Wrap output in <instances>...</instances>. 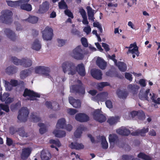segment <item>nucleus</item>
<instances>
[{
    "mask_svg": "<svg viewBox=\"0 0 160 160\" xmlns=\"http://www.w3.org/2000/svg\"><path fill=\"white\" fill-rule=\"evenodd\" d=\"M117 66L119 70L122 72H125L127 69V66L125 63L119 61L117 64Z\"/></svg>",
    "mask_w": 160,
    "mask_h": 160,
    "instance_id": "7c9ffc66",
    "label": "nucleus"
},
{
    "mask_svg": "<svg viewBox=\"0 0 160 160\" xmlns=\"http://www.w3.org/2000/svg\"><path fill=\"white\" fill-rule=\"evenodd\" d=\"M79 12L80 13L82 17L87 16L86 13L82 8L81 7L79 8Z\"/></svg>",
    "mask_w": 160,
    "mask_h": 160,
    "instance_id": "bf43d9fd",
    "label": "nucleus"
},
{
    "mask_svg": "<svg viewBox=\"0 0 160 160\" xmlns=\"http://www.w3.org/2000/svg\"><path fill=\"white\" fill-rule=\"evenodd\" d=\"M45 105L46 107L48 109H52L53 107L52 103L50 101H46L45 103Z\"/></svg>",
    "mask_w": 160,
    "mask_h": 160,
    "instance_id": "69168bd1",
    "label": "nucleus"
},
{
    "mask_svg": "<svg viewBox=\"0 0 160 160\" xmlns=\"http://www.w3.org/2000/svg\"><path fill=\"white\" fill-rule=\"evenodd\" d=\"M53 30L50 28L47 27L42 32V36L43 39L46 40H51L53 36Z\"/></svg>",
    "mask_w": 160,
    "mask_h": 160,
    "instance_id": "6e6552de",
    "label": "nucleus"
},
{
    "mask_svg": "<svg viewBox=\"0 0 160 160\" xmlns=\"http://www.w3.org/2000/svg\"><path fill=\"white\" fill-rule=\"evenodd\" d=\"M117 132L122 136H128L130 133V131L125 128L119 129L117 130Z\"/></svg>",
    "mask_w": 160,
    "mask_h": 160,
    "instance_id": "b1692460",
    "label": "nucleus"
},
{
    "mask_svg": "<svg viewBox=\"0 0 160 160\" xmlns=\"http://www.w3.org/2000/svg\"><path fill=\"white\" fill-rule=\"evenodd\" d=\"M41 45L39 40L36 39L35 40L32 44V48L33 49L36 51L39 50L41 48Z\"/></svg>",
    "mask_w": 160,
    "mask_h": 160,
    "instance_id": "2f4dec72",
    "label": "nucleus"
},
{
    "mask_svg": "<svg viewBox=\"0 0 160 160\" xmlns=\"http://www.w3.org/2000/svg\"><path fill=\"white\" fill-rule=\"evenodd\" d=\"M38 125L40 127L39 129V131L41 134H42L46 132L47 130L45 126V125L44 123H38Z\"/></svg>",
    "mask_w": 160,
    "mask_h": 160,
    "instance_id": "79ce46f5",
    "label": "nucleus"
},
{
    "mask_svg": "<svg viewBox=\"0 0 160 160\" xmlns=\"http://www.w3.org/2000/svg\"><path fill=\"white\" fill-rule=\"evenodd\" d=\"M118 119L119 118L118 117H110L108 119L107 122L110 125H113L117 123Z\"/></svg>",
    "mask_w": 160,
    "mask_h": 160,
    "instance_id": "ea45409f",
    "label": "nucleus"
},
{
    "mask_svg": "<svg viewBox=\"0 0 160 160\" xmlns=\"http://www.w3.org/2000/svg\"><path fill=\"white\" fill-rule=\"evenodd\" d=\"M102 46L104 48L106 51L108 52L110 50L109 45L108 44L102 42Z\"/></svg>",
    "mask_w": 160,
    "mask_h": 160,
    "instance_id": "774afa93",
    "label": "nucleus"
},
{
    "mask_svg": "<svg viewBox=\"0 0 160 160\" xmlns=\"http://www.w3.org/2000/svg\"><path fill=\"white\" fill-rule=\"evenodd\" d=\"M53 133L56 137L59 138L64 137L66 135L65 132L62 130H55L53 131Z\"/></svg>",
    "mask_w": 160,
    "mask_h": 160,
    "instance_id": "c85d7f7f",
    "label": "nucleus"
},
{
    "mask_svg": "<svg viewBox=\"0 0 160 160\" xmlns=\"http://www.w3.org/2000/svg\"><path fill=\"white\" fill-rule=\"evenodd\" d=\"M75 119L80 122H85L89 120V117L86 114L79 113L76 115Z\"/></svg>",
    "mask_w": 160,
    "mask_h": 160,
    "instance_id": "f8f14e48",
    "label": "nucleus"
},
{
    "mask_svg": "<svg viewBox=\"0 0 160 160\" xmlns=\"http://www.w3.org/2000/svg\"><path fill=\"white\" fill-rule=\"evenodd\" d=\"M66 120L64 118H62L58 120L56 127L57 128H64L66 126Z\"/></svg>",
    "mask_w": 160,
    "mask_h": 160,
    "instance_id": "a878e982",
    "label": "nucleus"
},
{
    "mask_svg": "<svg viewBox=\"0 0 160 160\" xmlns=\"http://www.w3.org/2000/svg\"><path fill=\"white\" fill-rule=\"evenodd\" d=\"M12 15L13 13L10 10H2L0 16V22L6 24L11 23Z\"/></svg>",
    "mask_w": 160,
    "mask_h": 160,
    "instance_id": "f257e3e1",
    "label": "nucleus"
},
{
    "mask_svg": "<svg viewBox=\"0 0 160 160\" xmlns=\"http://www.w3.org/2000/svg\"><path fill=\"white\" fill-rule=\"evenodd\" d=\"M12 86L11 84L8 81H5L6 89L8 91L12 89Z\"/></svg>",
    "mask_w": 160,
    "mask_h": 160,
    "instance_id": "864d4df0",
    "label": "nucleus"
},
{
    "mask_svg": "<svg viewBox=\"0 0 160 160\" xmlns=\"http://www.w3.org/2000/svg\"><path fill=\"white\" fill-rule=\"evenodd\" d=\"M101 110L99 109L95 110L92 113L93 118L96 121L102 123L105 122L106 120V117L100 113Z\"/></svg>",
    "mask_w": 160,
    "mask_h": 160,
    "instance_id": "0eeeda50",
    "label": "nucleus"
},
{
    "mask_svg": "<svg viewBox=\"0 0 160 160\" xmlns=\"http://www.w3.org/2000/svg\"><path fill=\"white\" fill-rule=\"evenodd\" d=\"M77 82L78 84L72 86V90L73 92L78 94L79 95H84L85 93V89L83 83L80 80H78Z\"/></svg>",
    "mask_w": 160,
    "mask_h": 160,
    "instance_id": "7ed1b4c3",
    "label": "nucleus"
},
{
    "mask_svg": "<svg viewBox=\"0 0 160 160\" xmlns=\"http://www.w3.org/2000/svg\"><path fill=\"white\" fill-rule=\"evenodd\" d=\"M69 101L70 104L75 108H79L81 106L80 100L79 99H75L72 97L69 98Z\"/></svg>",
    "mask_w": 160,
    "mask_h": 160,
    "instance_id": "f3484780",
    "label": "nucleus"
},
{
    "mask_svg": "<svg viewBox=\"0 0 160 160\" xmlns=\"http://www.w3.org/2000/svg\"><path fill=\"white\" fill-rule=\"evenodd\" d=\"M88 15L94 14L93 10L90 6H87L86 8Z\"/></svg>",
    "mask_w": 160,
    "mask_h": 160,
    "instance_id": "0e129e2a",
    "label": "nucleus"
},
{
    "mask_svg": "<svg viewBox=\"0 0 160 160\" xmlns=\"http://www.w3.org/2000/svg\"><path fill=\"white\" fill-rule=\"evenodd\" d=\"M64 13L68 17L72 18H73L74 17L72 13L68 9V8L64 11Z\"/></svg>",
    "mask_w": 160,
    "mask_h": 160,
    "instance_id": "5fc2aeb1",
    "label": "nucleus"
},
{
    "mask_svg": "<svg viewBox=\"0 0 160 160\" xmlns=\"http://www.w3.org/2000/svg\"><path fill=\"white\" fill-rule=\"evenodd\" d=\"M38 17L35 16H30L28 18L24 20L28 22L32 23H36L38 21Z\"/></svg>",
    "mask_w": 160,
    "mask_h": 160,
    "instance_id": "58836bf2",
    "label": "nucleus"
},
{
    "mask_svg": "<svg viewBox=\"0 0 160 160\" xmlns=\"http://www.w3.org/2000/svg\"><path fill=\"white\" fill-rule=\"evenodd\" d=\"M30 117L32 122H37L41 120V118L37 114V113L35 112H32L31 113Z\"/></svg>",
    "mask_w": 160,
    "mask_h": 160,
    "instance_id": "473e14b6",
    "label": "nucleus"
},
{
    "mask_svg": "<svg viewBox=\"0 0 160 160\" xmlns=\"http://www.w3.org/2000/svg\"><path fill=\"white\" fill-rule=\"evenodd\" d=\"M9 94L7 93H4L2 96V94L0 95V100L2 102H5L7 98L9 96Z\"/></svg>",
    "mask_w": 160,
    "mask_h": 160,
    "instance_id": "3c124183",
    "label": "nucleus"
},
{
    "mask_svg": "<svg viewBox=\"0 0 160 160\" xmlns=\"http://www.w3.org/2000/svg\"><path fill=\"white\" fill-rule=\"evenodd\" d=\"M62 68L64 73L68 72L69 75H74L76 73V70L74 64L71 62H66L62 65Z\"/></svg>",
    "mask_w": 160,
    "mask_h": 160,
    "instance_id": "f03ea898",
    "label": "nucleus"
},
{
    "mask_svg": "<svg viewBox=\"0 0 160 160\" xmlns=\"http://www.w3.org/2000/svg\"><path fill=\"white\" fill-rule=\"evenodd\" d=\"M18 68L14 66H10L6 69V73L9 75H11L16 73L17 72Z\"/></svg>",
    "mask_w": 160,
    "mask_h": 160,
    "instance_id": "393cba45",
    "label": "nucleus"
},
{
    "mask_svg": "<svg viewBox=\"0 0 160 160\" xmlns=\"http://www.w3.org/2000/svg\"><path fill=\"white\" fill-rule=\"evenodd\" d=\"M125 77L128 80L130 81H132V75L128 72H126L125 74Z\"/></svg>",
    "mask_w": 160,
    "mask_h": 160,
    "instance_id": "4d7b16f0",
    "label": "nucleus"
},
{
    "mask_svg": "<svg viewBox=\"0 0 160 160\" xmlns=\"http://www.w3.org/2000/svg\"><path fill=\"white\" fill-rule=\"evenodd\" d=\"M29 111L27 108H22L19 111L18 118L21 122H25L28 117Z\"/></svg>",
    "mask_w": 160,
    "mask_h": 160,
    "instance_id": "20e7f679",
    "label": "nucleus"
},
{
    "mask_svg": "<svg viewBox=\"0 0 160 160\" xmlns=\"http://www.w3.org/2000/svg\"><path fill=\"white\" fill-rule=\"evenodd\" d=\"M138 157L144 160H152V158L150 156L143 152L139 153L138 155Z\"/></svg>",
    "mask_w": 160,
    "mask_h": 160,
    "instance_id": "a19ab883",
    "label": "nucleus"
},
{
    "mask_svg": "<svg viewBox=\"0 0 160 160\" xmlns=\"http://www.w3.org/2000/svg\"><path fill=\"white\" fill-rule=\"evenodd\" d=\"M128 88L132 91L133 94H135L137 93L139 87L137 85L130 84L128 85Z\"/></svg>",
    "mask_w": 160,
    "mask_h": 160,
    "instance_id": "c9c22d12",
    "label": "nucleus"
},
{
    "mask_svg": "<svg viewBox=\"0 0 160 160\" xmlns=\"http://www.w3.org/2000/svg\"><path fill=\"white\" fill-rule=\"evenodd\" d=\"M107 92H102L97 94L95 96L92 98V100L95 101L103 102L106 100L108 98Z\"/></svg>",
    "mask_w": 160,
    "mask_h": 160,
    "instance_id": "9d476101",
    "label": "nucleus"
},
{
    "mask_svg": "<svg viewBox=\"0 0 160 160\" xmlns=\"http://www.w3.org/2000/svg\"><path fill=\"white\" fill-rule=\"evenodd\" d=\"M35 72L36 73H42L43 75L48 78L50 77L49 73L50 69L48 67L40 66L35 68Z\"/></svg>",
    "mask_w": 160,
    "mask_h": 160,
    "instance_id": "1a4fd4ad",
    "label": "nucleus"
},
{
    "mask_svg": "<svg viewBox=\"0 0 160 160\" xmlns=\"http://www.w3.org/2000/svg\"><path fill=\"white\" fill-rule=\"evenodd\" d=\"M32 150L31 148H25L22 150V152L21 154V157L23 160H26L30 155Z\"/></svg>",
    "mask_w": 160,
    "mask_h": 160,
    "instance_id": "4468645a",
    "label": "nucleus"
},
{
    "mask_svg": "<svg viewBox=\"0 0 160 160\" xmlns=\"http://www.w3.org/2000/svg\"><path fill=\"white\" fill-rule=\"evenodd\" d=\"M77 71L81 76L83 77L85 75V68L83 63H81L78 65Z\"/></svg>",
    "mask_w": 160,
    "mask_h": 160,
    "instance_id": "412c9836",
    "label": "nucleus"
},
{
    "mask_svg": "<svg viewBox=\"0 0 160 160\" xmlns=\"http://www.w3.org/2000/svg\"><path fill=\"white\" fill-rule=\"evenodd\" d=\"M81 42L83 46L85 47H87L88 46V44L87 42V39L84 37H82L81 39Z\"/></svg>",
    "mask_w": 160,
    "mask_h": 160,
    "instance_id": "6e6d98bb",
    "label": "nucleus"
},
{
    "mask_svg": "<svg viewBox=\"0 0 160 160\" xmlns=\"http://www.w3.org/2000/svg\"><path fill=\"white\" fill-rule=\"evenodd\" d=\"M0 108L7 112H8L9 111V107L7 105L0 104Z\"/></svg>",
    "mask_w": 160,
    "mask_h": 160,
    "instance_id": "09e8293b",
    "label": "nucleus"
},
{
    "mask_svg": "<svg viewBox=\"0 0 160 160\" xmlns=\"http://www.w3.org/2000/svg\"><path fill=\"white\" fill-rule=\"evenodd\" d=\"M149 131V128L144 127L141 129H138L135 132H132L131 134L133 136H138L140 135L141 136H145L146 133Z\"/></svg>",
    "mask_w": 160,
    "mask_h": 160,
    "instance_id": "ddd939ff",
    "label": "nucleus"
},
{
    "mask_svg": "<svg viewBox=\"0 0 160 160\" xmlns=\"http://www.w3.org/2000/svg\"><path fill=\"white\" fill-rule=\"evenodd\" d=\"M69 147L72 149H80L83 148L84 147L81 143L72 142L69 145Z\"/></svg>",
    "mask_w": 160,
    "mask_h": 160,
    "instance_id": "cd10ccee",
    "label": "nucleus"
},
{
    "mask_svg": "<svg viewBox=\"0 0 160 160\" xmlns=\"http://www.w3.org/2000/svg\"><path fill=\"white\" fill-rule=\"evenodd\" d=\"M7 2L8 6L16 8L20 6L21 4L22 3V0L16 1H7Z\"/></svg>",
    "mask_w": 160,
    "mask_h": 160,
    "instance_id": "5701e85b",
    "label": "nucleus"
},
{
    "mask_svg": "<svg viewBox=\"0 0 160 160\" xmlns=\"http://www.w3.org/2000/svg\"><path fill=\"white\" fill-rule=\"evenodd\" d=\"M101 141V144L102 145V147L103 148L106 149L108 148V144L106 141V138L104 136L99 137Z\"/></svg>",
    "mask_w": 160,
    "mask_h": 160,
    "instance_id": "4c0bfd02",
    "label": "nucleus"
},
{
    "mask_svg": "<svg viewBox=\"0 0 160 160\" xmlns=\"http://www.w3.org/2000/svg\"><path fill=\"white\" fill-rule=\"evenodd\" d=\"M49 8V4L47 1H45L40 6L38 12L39 13H44L47 11Z\"/></svg>",
    "mask_w": 160,
    "mask_h": 160,
    "instance_id": "dca6fc26",
    "label": "nucleus"
},
{
    "mask_svg": "<svg viewBox=\"0 0 160 160\" xmlns=\"http://www.w3.org/2000/svg\"><path fill=\"white\" fill-rule=\"evenodd\" d=\"M78 112V111L75 109L70 108L68 110V113L71 115H74Z\"/></svg>",
    "mask_w": 160,
    "mask_h": 160,
    "instance_id": "e2e57ef3",
    "label": "nucleus"
},
{
    "mask_svg": "<svg viewBox=\"0 0 160 160\" xmlns=\"http://www.w3.org/2000/svg\"><path fill=\"white\" fill-rule=\"evenodd\" d=\"M57 41L58 42V46L59 47H62L63 46L65 43V41L63 39H57Z\"/></svg>",
    "mask_w": 160,
    "mask_h": 160,
    "instance_id": "13d9d810",
    "label": "nucleus"
},
{
    "mask_svg": "<svg viewBox=\"0 0 160 160\" xmlns=\"http://www.w3.org/2000/svg\"><path fill=\"white\" fill-rule=\"evenodd\" d=\"M150 92V89H147L145 92L144 93H140L139 94V98L141 100H147L149 101V98L148 95Z\"/></svg>",
    "mask_w": 160,
    "mask_h": 160,
    "instance_id": "bb28decb",
    "label": "nucleus"
},
{
    "mask_svg": "<svg viewBox=\"0 0 160 160\" xmlns=\"http://www.w3.org/2000/svg\"><path fill=\"white\" fill-rule=\"evenodd\" d=\"M105 104L107 107L109 108H112V103L110 100H106L105 102Z\"/></svg>",
    "mask_w": 160,
    "mask_h": 160,
    "instance_id": "680f3d73",
    "label": "nucleus"
},
{
    "mask_svg": "<svg viewBox=\"0 0 160 160\" xmlns=\"http://www.w3.org/2000/svg\"><path fill=\"white\" fill-rule=\"evenodd\" d=\"M132 156L127 155H124L122 156V160H130L132 158Z\"/></svg>",
    "mask_w": 160,
    "mask_h": 160,
    "instance_id": "338daca9",
    "label": "nucleus"
},
{
    "mask_svg": "<svg viewBox=\"0 0 160 160\" xmlns=\"http://www.w3.org/2000/svg\"><path fill=\"white\" fill-rule=\"evenodd\" d=\"M97 65L101 69L104 70L107 66V62L102 59L98 57L96 61Z\"/></svg>",
    "mask_w": 160,
    "mask_h": 160,
    "instance_id": "a211bd4d",
    "label": "nucleus"
},
{
    "mask_svg": "<svg viewBox=\"0 0 160 160\" xmlns=\"http://www.w3.org/2000/svg\"><path fill=\"white\" fill-rule=\"evenodd\" d=\"M18 133L20 136L23 137L27 138L29 136L28 133L25 132L23 127L18 128Z\"/></svg>",
    "mask_w": 160,
    "mask_h": 160,
    "instance_id": "72a5a7b5",
    "label": "nucleus"
},
{
    "mask_svg": "<svg viewBox=\"0 0 160 160\" xmlns=\"http://www.w3.org/2000/svg\"><path fill=\"white\" fill-rule=\"evenodd\" d=\"M21 106V102L20 101L15 103L12 104L10 106V109L12 111H13L15 110L18 109Z\"/></svg>",
    "mask_w": 160,
    "mask_h": 160,
    "instance_id": "37998d69",
    "label": "nucleus"
},
{
    "mask_svg": "<svg viewBox=\"0 0 160 160\" xmlns=\"http://www.w3.org/2000/svg\"><path fill=\"white\" fill-rule=\"evenodd\" d=\"M12 86L13 87H16L18 85V82L17 80L14 79H11L10 82Z\"/></svg>",
    "mask_w": 160,
    "mask_h": 160,
    "instance_id": "052dcab7",
    "label": "nucleus"
},
{
    "mask_svg": "<svg viewBox=\"0 0 160 160\" xmlns=\"http://www.w3.org/2000/svg\"><path fill=\"white\" fill-rule=\"evenodd\" d=\"M4 32L9 38L13 41L15 40L16 37L15 33L12 31L8 28H5Z\"/></svg>",
    "mask_w": 160,
    "mask_h": 160,
    "instance_id": "6ab92c4d",
    "label": "nucleus"
},
{
    "mask_svg": "<svg viewBox=\"0 0 160 160\" xmlns=\"http://www.w3.org/2000/svg\"><path fill=\"white\" fill-rule=\"evenodd\" d=\"M86 129V128L83 125L79 126L77 128L76 130L74 132V135L76 138H80L82 133V132Z\"/></svg>",
    "mask_w": 160,
    "mask_h": 160,
    "instance_id": "aec40b11",
    "label": "nucleus"
},
{
    "mask_svg": "<svg viewBox=\"0 0 160 160\" xmlns=\"http://www.w3.org/2000/svg\"><path fill=\"white\" fill-rule=\"evenodd\" d=\"M41 160H49L51 158L50 154L49 152L46 153L42 150L40 155Z\"/></svg>",
    "mask_w": 160,
    "mask_h": 160,
    "instance_id": "f704fd0d",
    "label": "nucleus"
},
{
    "mask_svg": "<svg viewBox=\"0 0 160 160\" xmlns=\"http://www.w3.org/2000/svg\"><path fill=\"white\" fill-rule=\"evenodd\" d=\"M117 94L119 98L123 99H126L128 95V93L127 91H122L120 90L117 91Z\"/></svg>",
    "mask_w": 160,
    "mask_h": 160,
    "instance_id": "c756f323",
    "label": "nucleus"
},
{
    "mask_svg": "<svg viewBox=\"0 0 160 160\" xmlns=\"http://www.w3.org/2000/svg\"><path fill=\"white\" fill-rule=\"evenodd\" d=\"M22 3L20 6L21 9L27 11H30L32 10V7L31 4L27 3Z\"/></svg>",
    "mask_w": 160,
    "mask_h": 160,
    "instance_id": "e433bc0d",
    "label": "nucleus"
},
{
    "mask_svg": "<svg viewBox=\"0 0 160 160\" xmlns=\"http://www.w3.org/2000/svg\"><path fill=\"white\" fill-rule=\"evenodd\" d=\"M50 143L55 144L57 146L59 147L61 146V144L58 140H55L53 139L50 140L49 141Z\"/></svg>",
    "mask_w": 160,
    "mask_h": 160,
    "instance_id": "8fccbe9b",
    "label": "nucleus"
},
{
    "mask_svg": "<svg viewBox=\"0 0 160 160\" xmlns=\"http://www.w3.org/2000/svg\"><path fill=\"white\" fill-rule=\"evenodd\" d=\"M109 139L110 143H114L118 141V137L116 134H110L109 135Z\"/></svg>",
    "mask_w": 160,
    "mask_h": 160,
    "instance_id": "c03bdc74",
    "label": "nucleus"
},
{
    "mask_svg": "<svg viewBox=\"0 0 160 160\" xmlns=\"http://www.w3.org/2000/svg\"><path fill=\"white\" fill-rule=\"evenodd\" d=\"M137 116L138 119L142 120H143L145 118V113L142 111H138Z\"/></svg>",
    "mask_w": 160,
    "mask_h": 160,
    "instance_id": "de8ad7c7",
    "label": "nucleus"
},
{
    "mask_svg": "<svg viewBox=\"0 0 160 160\" xmlns=\"http://www.w3.org/2000/svg\"><path fill=\"white\" fill-rule=\"evenodd\" d=\"M91 74L94 78L98 80H100L102 78V73L101 70L95 69L91 71Z\"/></svg>",
    "mask_w": 160,
    "mask_h": 160,
    "instance_id": "2eb2a0df",
    "label": "nucleus"
},
{
    "mask_svg": "<svg viewBox=\"0 0 160 160\" xmlns=\"http://www.w3.org/2000/svg\"><path fill=\"white\" fill-rule=\"evenodd\" d=\"M12 59L13 63L17 65H20L24 67H28L31 66V62L30 60L28 61V63L26 64L24 62H25V60H24L22 62L21 60L18 59L15 57H12Z\"/></svg>",
    "mask_w": 160,
    "mask_h": 160,
    "instance_id": "9b49d317",
    "label": "nucleus"
},
{
    "mask_svg": "<svg viewBox=\"0 0 160 160\" xmlns=\"http://www.w3.org/2000/svg\"><path fill=\"white\" fill-rule=\"evenodd\" d=\"M72 56L77 60H82L84 56L80 46H78L73 50Z\"/></svg>",
    "mask_w": 160,
    "mask_h": 160,
    "instance_id": "423d86ee",
    "label": "nucleus"
},
{
    "mask_svg": "<svg viewBox=\"0 0 160 160\" xmlns=\"http://www.w3.org/2000/svg\"><path fill=\"white\" fill-rule=\"evenodd\" d=\"M109 84L107 82H102L98 84L97 85V88L100 90H101L102 88L105 86H108Z\"/></svg>",
    "mask_w": 160,
    "mask_h": 160,
    "instance_id": "49530a36",
    "label": "nucleus"
},
{
    "mask_svg": "<svg viewBox=\"0 0 160 160\" xmlns=\"http://www.w3.org/2000/svg\"><path fill=\"white\" fill-rule=\"evenodd\" d=\"M23 96L24 97L28 96L29 97V100L31 101L36 100L35 98H40V95L37 92H34L27 88H25L23 94Z\"/></svg>",
    "mask_w": 160,
    "mask_h": 160,
    "instance_id": "39448f33",
    "label": "nucleus"
},
{
    "mask_svg": "<svg viewBox=\"0 0 160 160\" xmlns=\"http://www.w3.org/2000/svg\"><path fill=\"white\" fill-rule=\"evenodd\" d=\"M65 0H61L58 3V7L60 9H66L68 8L67 5L64 1Z\"/></svg>",
    "mask_w": 160,
    "mask_h": 160,
    "instance_id": "a18cd8bd",
    "label": "nucleus"
},
{
    "mask_svg": "<svg viewBox=\"0 0 160 160\" xmlns=\"http://www.w3.org/2000/svg\"><path fill=\"white\" fill-rule=\"evenodd\" d=\"M152 100V102L154 103L160 104V98H158L157 100L155 99V94L152 93V96L150 98Z\"/></svg>",
    "mask_w": 160,
    "mask_h": 160,
    "instance_id": "603ef678",
    "label": "nucleus"
},
{
    "mask_svg": "<svg viewBox=\"0 0 160 160\" xmlns=\"http://www.w3.org/2000/svg\"><path fill=\"white\" fill-rule=\"evenodd\" d=\"M31 72H32L30 69L22 70L20 73V78L24 79L31 74Z\"/></svg>",
    "mask_w": 160,
    "mask_h": 160,
    "instance_id": "4be33fe9",
    "label": "nucleus"
}]
</instances>
